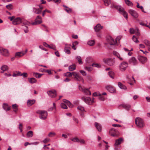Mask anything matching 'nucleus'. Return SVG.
I'll list each match as a JSON object with an SVG mask.
<instances>
[{
	"instance_id": "nucleus-15",
	"label": "nucleus",
	"mask_w": 150,
	"mask_h": 150,
	"mask_svg": "<svg viewBox=\"0 0 150 150\" xmlns=\"http://www.w3.org/2000/svg\"><path fill=\"white\" fill-rule=\"evenodd\" d=\"M108 42L110 45H114L116 43V41H115L114 39L110 36H109L107 39Z\"/></svg>"
},
{
	"instance_id": "nucleus-40",
	"label": "nucleus",
	"mask_w": 150,
	"mask_h": 150,
	"mask_svg": "<svg viewBox=\"0 0 150 150\" xmlns=\"http://www.w3.org/2000/svg\"><path fill=\"white\" fill-rule=\"evenodd\" d=\"M21 23H23L24 25H29L30 23L28 21H27L21 19Z\"/></svg>"
},
{
	"instance_id": "nucleus-50",
	"label": "nucleus",
	"mask_w": 150,
	"mask_h": 150,
	"mask_svg": "<svg viewBox=\"0 0 150 150\" xmlns=\"http://www.w3.org/2000/svg\"><path fill=\"white\" fill-rule=\"evenodd\" d=\"M126 4L128 6H129L131 5V2L129 0H125Z\"/></svg>"
},
{
	"instance_id": "nucleus-27",
	"label": "nucleus",
	"mask_w": 150,
	"mask_h": 150,
	"mask_svg": "<svg viewBox=\"0 0 150 150\" xmlns=\"http://www.w3.org/2000/svg\"><path fill=\"white\" fill-rule=\"evenodd\" d=\"M121 106L127 110H128L130 108L131 106L128 104H122Z\"/></svg>"
},
{
	"instance_id": "nucleus-24",
	"label": "nucleus",
	"mask_w": 150,
	"mask_h": 150,
	"mask_svg": "<svg viewBox=\"0 0 150 150\" xmlns=\"http://www.w3.org/2000/svg\"><path fill=\"white\" fill-rule=\"evenodd\" d=\"M74 72H67L64 74V76L68 77H71L72 76H73Z\"/></svg>"
},
{
	"instance_id": "nucleus-58",
	"label": "nucleus",
	"mask_w": 150,
	"mask_h": 150,
	"mask_svg": "<svg viewBox=\"0 0 150 150\" xmlns=\"http://www.w3.org/2000/svg\"><path fill=\"white\" fill-rule=\"evenodd\" d=\"M35 6H37L39 8H40L41 10V11L42 12V10L43 9V7L42 6L40 5H35Z\"/></svg>"
},
{
	"instance_id": "nucleus-20",
	"label": "nucleus",
	"mask_w": 150,
	"mask_h": 150,
	"mask_svg": "<svg viewBox=\"0 0 150 150\" xmlns=\"http://www.w3.org/2000/svg\"><path fill=\"white\" fill-rule=\"evenodd\" d=\"M139 59V61L142 63L146 62L147 61V58L142 56H140Z\"/></svg>"
},
{
	"instance_id": "nucleus-61",
	"label": "nucleus",
	"mask_w": 150,
	"mask_h": 150,
	"mask_svg": "<svg viewBox=\"0 0 150 150\" xmlns=\"http://www.w3.org/2000/svg\"><path fill=\"white\" fill-rule=\"evenodd\" d=\"M21 76H23V77H26L28 76V74L27 73L24 72L23 74H21Z\"/></svg>"
},
{
	"instance_id": "nucleus-22",
	"label": "nucleus",
	"mask_w": 150,
	"mask_h": 150,
	"mask_svg": "<svg viewBox=\"0 0 150 150\" xmlns=\"http://www.w3.org/2000/svg\"><path fill=\"white\" fill-rule=\"evenodd\" d=\"M63 101L64 102V103L66 104L69 108H71L73 107V105L71 104L70 102L68 100H66V99H64L63 100Z\"/></svg>"
},
{
	"instance_id": "nucleus-7",
	"label": "nucleus",
	"mask_w": 150,
	"mask_h": 150,
	"mask_svg": "<svg viewBox=\"0 0 150 150\" xmlns=\"http://www.w3.org/2000/svg\"><path fill=\"white\" fill-rule=\"evenodd\" d=\"M74 74L72 78L75 81H83V82L84 81L83 77L79 75L78 73H76L75 72H74Z\"/></svg>"
},
{
	"instance_id": "nucleus-52",
	"label": "nucleus",
	"mask_w": 150,
	"mask_h": 150,
	"mask_svg": "<svg viewBox=\"0 0 150 150\" xmlns=\"http://www.w3.org/2000/svg\"><path fill=\"white\" fill-rule=\"evenodd\" d=\"M54 108H56L55 103H53V107H51L48 110V111H52L54 109Z\"/></svg>"
},
{
	"instance_id": "nucleus-37",
	"label": "nucleus",
	"mask_w": 150,
	"mask_h": 150,
	"mask_svg": "<svg viewBox=\"0 0 150 150\" xmlns=\"http://www.w3.org/2000/svg\"><path fill=\"white\" fill-rule=\"evenodd\" d=\"M33 134V132L31 131H30L27 133L26 135L28 137H32Z\"/></svg>"
},
{
	"instance_id": "nucleus-57",
	"label": "nucleus",
	"mask_w": 150,
	"mask_h": 150,
	"mask_svg": "<svg viewBox=\"0 0 150 150\" xmlns=\"http://www.w3.org/2000/svg\"><path fill=\"white\" fill-rule=\"evenodd\" d=\"M92 66H94L96 67H100V65L98 64H92Z\"/></svg>"
},
{
	"instance_id": "nucleus-8",
	"label": "nucleus",
	"mask_w": 150,
	"mask_h": 150,
	"mask_svg": "<svg viewBox=\"0 0 150 150\" xmlns=\"http://www.w3.org/2000/svg\"><path fill=\"white\" fill-rule=\"evenodd\" d=\"M87 104L90 105L93 102V99L92 100L89 97L83 96L81 98Z\"/></svg>"
},
{
	"instance_id": "nucleus-17",
	"label": "nucleus",
	"mask_w": 150,
	"mask_h": 150,
	"mask_svg": "<svg viewBox=\"0 0 150 150\" xmlns=\"http://www.w3.org/2000/svg\"><path fill=\"white\" fill-rule=\"evenodd\" d=\"M138 16V14L137 12L134 10H132V16L137 21H139V20L137 18Z\"/></svg>"
},
{
	"instance_id": "nucleus-36",
	"label": "nucleus",
	"mask_w": 150,
	"mask_h": 150,
	"mask_svg": "<svg viewBox=\"0 0 150 150\" xmlns=\"http://www.w3.org/2000/svg\"><path fill=\"white\" fill-rule=\"evenodd\" d=\"M12 108L13 110L15 112H16L18 110V106L16 104L12 105Z\"/></svg>"
},
{
	"instance_id": "nucleus-53",
	"label": "nucleus",
	"mask_w": 150,
	"mask_h": 150,
	"mask_svg": "<svg viewBox=\"0 0 150 150\" xmlns=\"http://www.w3.org/2000/svg\"><path fill=\"white\" fill-rule=\"evenodd\" d=\"M16 74L15 73L13 74V76H21V72L19 71H16Z\"/></svg>"
},
{
	"instance_id": "nucleus-60",
	"label": "nucleus",
	"mask_w": 150,
	"mask_h": 150,
	"mask_svg": "<svg viewBox=\"0 0 150 150\" xmlns=\"http://www.w3.org/2000/svg\"><path fill=\"white\" fill-rule=\"evenodd\" d=\"M64 51L65 53L68 54H70L71 53L70 50L69 49H65Z\"/></svg>"
},
{
	"instance_id": "nucleus-3",
	"label": "nucleus",
	"mask_w": 150,
	"mask_h": 150,
	"mask_svg": "<svg viewBox=\"0 0 150 150\" xmlns=\"http://www.w3.org/2000/svg\"><path fill=\"white\" fill-rule=\"evenodd\" d=\"M135 123L136 125L139 127H143L144 125L143 120L139 117L136 118Z\"/></svg>"
},
{
	"instance_id": "nucleus-47",
	"label": "nucleus",
	"mask_w": 150,
	"mask_h": 150,
	"mask_svg": "<svg viewBox=\"0 0 150 150\" xmlns=\"http://www.w3.org/2000/svg\"><path fill=\"white\" fill-rule=\"evenodd\" d=\"M124 50L126 52H128V54L129 55V56L131 55V53L129 52L131 51V50H129L125 48H124Z\"/></svg>"
},
{
	"instance_id": "nucleus-38",
	"label": "nucleus",
	"mask_w": 150,
	"mask_h": 150,
	"mask_svg": "<svg viewBox=\"0 0 150 150\" xmlns=\"http://www.w3.org/2000/svg\"><path fill=\"white\" fill-rule=\"evenodd\" d=\"M95 44V41L93 40H91L88 42V44L90 46H92Z\"/></svg>"
},
{
	"instance_id": "nucleus-43",
	"label": "nucleus",
	"mask_w": 150,
	"mask_h": 150,
	"mask_svg": "<svg viewBox=\"0 0 150 150\" xmlns=\"http://www.w3.org/2000/svg\"><path fill=\"white\" fill-rule=\"evenodd\" d=\"M76 59L78 60V62L80 64H82L83 62L82 61L81 58V57L78 56L76 57Z\"/></svg>"
},
{
	"instance_id": "nucleus-39",
	"label": "nucleus",
	"mask_w": 150,
	"mask_h": 150,
	"mask_svg": "<svg viewBox=\"0 0 150 150\" xmlns=\"http://www.w3.org/2000/svg\"><path fill=\"white\" fill-rule=\"evenodd\" d=\"M108 75L109 76L112 78L114 79V73L112 71H110L108 72Z\"/></svg>"
},
{
	"instance_id": "nucleus-26",
	"label": "nucleus",
	"mask_w": 150,
	"mask_h": 150,
	"mask_svg": "<svg viewBox=\"0 0 150 150\" xmlns=\"http://www.w3.org/2000/svg\"><path fill=\"white\" fill-rule=\"evenodd\" d=\"M35 100H29L27 101V104L28 106H30L35 102Z\"/></svg>"
},
{
	"instance_id": "nucleus-23",
	"label": "nucleus",
	"mask_w": 150,
	"mask_h": 150,
	"mask_svg": "<svg viewBox=\"0 0 150 150\" xmlns=\"http://www.w3.org/2000/svg\"><path fill=\"white\" fill-rule=\"evenodd\" d=\"M117 84L118 86L120 88L123 89H127L126 87L123 85L121 82H118Z\"/></svg>"
},
{
	"instance_id": "nucleus-2",
	"label": "nucleus",
	"mask_w": 150,
	"mask_h": 150,
	"mask_svg": "<svg viewBox=\"0 0 150 150\" xmlns=\"http://www.w3.org/2000/svg\"><path fill=\"white\" fill-rule=\"evenodd\" d=\"M135 33L136 36L135 35H133L132 37V39L133 41L136 43H138L139 42V41L138 40V38L140 35V33L139 32V30L137 28H136L135 29L132 28V34Z\"/></svg>"
},
{
	"instance_id": "nucleus-6",
	"label": "nucleus",
	"mask_w": 150,
	"mask_h": 150,
	"mask_svg": "<svg viewBox=\"0 0 150 150\" xmlns=\"http://www.w3.org/2000/svg\"><path fill=\"white\" fill-rule=\"evenodd\" d=\"M110 134L113 137H117L120 135V133L117 129L114 128L110 129L109 131Z\"/></svg>"
},
{
	"instance_id": "nucleus-41",
	"label": "nucleus",
	"mask_w": 150,
	"mask_h": 150,
	"mask_svg": "<svg viewBox=\"0 0 150 150\" xmlns=\"http://www.w3.org/2000/svg\"><path fill=\"white\" fill-rule=\"evenodd\" d=\"M103 1L105 6H108L110 3V0H103Z\"/></svg>"
},
{
	"instance_id": "nucleus-5",
	"label": "nucleus",
	"mask_w": 150,
	"mask_h": 150,
	"mask_svg": "<svg viewBox=\"0 0 150 150\" xmlns=\"http://www.w3.org/2000/svg\"><path fill=\"white\" fill-rule=\"evenodd\" d=\"M114 59V58L113 59L105 58L103 59V61L106 64L109 66H112L115 64V62Z\"/></svg>"
},
{
	"instance_id": "nucleus-44",
	"label": "nucleus",
	"mask_w": 150,
	"mask_h": 150,
	"mask_svg": "<svg viewBox=\"0 0 150 150\" xmlns=\"http://www.w3.org/2000/svg\"><path fill=\"white\" fill-rule=\"evenodd\" d=\"M6 7L9 10H11L13 8V6L11 4L6 5Z\"/></svg>"
},
{
	"instance_id": "nucleus-35",
	"label": "nucleus",
	"mask_w": 150,
	"mask_h": 150,
	"mask_svg": "<svg viewBox=\"0 0 150 150\" xmlns=\"http://www.w3.org/2000/svg\"><path fill=\"white\" fill-rule=\"evenodd\" d=\"M132 64L134 65H136L137 64V59L134 57H132Z\"/></svg>"
},
{
	"instance_id": "nucleus-13",
	"label": "nucleus",
	"mask_w": 150,
	"mask_h": 150,
	"mask_svg": "<svg viewBox=\"0 0 150 150\" xmlns=\"http://www.w3.org/2000/svg\"><path fill=\"white\" fill-rule=\"evenodd\" d=\"M47 93L52 98H54L56 96V91L54 90L48 91Z\"/></svg>"
},
{
	"instance_id": "nucleus-63",
	"label": "nucleus",
	"mask_w": 150,
	"mask_h": 150,
	"mask_svg": "<svg viewBox=\"0 0 150 150\" xmlns=\"http://www.w3.org/2000/svg\"><path fill=\"white\" fill-rule=\"evenodd\" d=\"M137 7L138 8H140L141 9H143V7L142 6H139V4L138 3H137Z\"/></svg>"
},
{
	"instance_id": "nucleus-55",
	"label": "nucleus",
	"mask_w": 150,
	"mask_h": 150,
	"mask_svg": "<svg viewBox=\"0 0 150 150\" xmlns=\"http://www.w3.org/2000/svg\"><path fill=\"white\" fill-rule=\"evenodd\" d=\"M65 10L68 13H70L72 12L71 9L68 8L67 9H65Z\"/></svg>"
},
{
	"instance_id": "nucleus-51",
	"label": "nucleus",
	"mask_w": 150,
	"mask_h": 150,
	"mask_svg": "<svg viewBox=\"0 0 150 150\" xmlns=\"http://www.w3.org/2000/svg\"><path fill=\"white\" fill-rule=\"evenodd\" d=\"M77 108L78 110H81V111H85V110L84 107L81 106H79Z\"/></svg>"
},
{
	"instance_id": "nucleus-25",
	"label": "nucleus",
	"mask_w": 150,
	"mask_h": 150,
	"mask_svg": "<svg viewBox=\"0 0 150 150\" xmlns=\"http://www.w3.org/2000/svg\"><path fill=\"white\" fill-rule=\"evenodd\" d=\"M95 125L96 128L99 131H101V126L99 123L97 122H96L95 123Z\"/></svg>"
},
{
	"instance_id": "nucleus-46",
	"label": "nucleus",
	"mask_w": 150,
	"mask_h": 150,
	"mask_svg": "<svg viewBox=\"0 0 150 150\" xmlns=\"http://www.w3.org/2000/svg\"><path fill=\"white\" fill-rule=\"evenodd\" d=\"M46 12H47L48 13H51V11H50V10H48L47 9H45V10H44L43 11L42 13V15L43 16H44L45 15V14Z\"/></svg>"
},
{
	"instance_id": "nucleus-11",
	"label": "nucleus",
	"mask_w": 150,
	"mask_h": 150,
	"mask_svg": "<svg viewBox=\"0 0 150 150\" xmlns=\"http://www.w3.org/2000/svg\"><path fill=\"white\" fill-rule=\"evenodd\" d=\"M105 88L108 91L111 93H114L116 91L114 88L111 85H107L106 86Z\"/></svg>"
},
{
	"instance_id": "nucleus-19",
	"label": "nucleus",
	"mask_w": 150,
	"mask_h": 150,
	"mask_svg": "<svg viewBox=\"0 0 150 150\" xmlns=\"http://www.w3.org/2000/svg\"><path fill=\"white\" fill-rule=\"evenodd\" d=\"M123 141V139L122 138H120L115 140V144L116 146H117L122 143Z\"/></svg>"
},
{
	"instance_id": "nucleus-9",
	"label": "nucleus",
	"mask_w": 150,
	"mask_h": 150,
	"mask_svg": "<svg viewBox=\"0 0 150 150\" xmlns=\"http://www.w3.org/2000/svg\"><path fill=\"white\" fill-rule=\"evenodd\" d=\"M127 67L128 63L127 62H123L119 65V68L121 71H124Z\"/></svg>"
},
{
	"instance_id": "nucleus-42",
	"label": "nucleus",
	"mask_w": 150,
	"mask_h": 150,
	"mask_svg": "<svg viewBox=\"0 0 150 150\" xmlns=\"http://www.w3.org/2000/svg\"><path fill=\"white\" fill-rule=\"evenodd\" d=\"M71 140L73 142H80V139L77 137H75L72 138Z\"/></svg>"
},
{
	"instance_id": "nucleus-4",
	"label": "nucleus",
	"mask_w": 150,
	"mask_h": 150,
	"mask_svg": "<svg viewBox=\"0 0 150 150\" xmlns=\"http://www.w3.org/2000/svg\"><path fill=\"white\" fill-rule=\"evenodd\" d=\"M37 113L40 114V117L42 120L45 119L47 116V111L44 110H38Z\"/></svg>"
},
{
	"instance_id": "nucleus-62",
	"label": "nucleus",
	"mask_w": 150,
	"mask_h": 150,
	"mask_svg": "<svg viewBox=\"0 0 150 150\" xmlns=\"http://www.w3.org/2000/svg\"><path fill=\"white\" fill-rule=\"evenodd\" d=\"M48 47L50 49H53L54 50H56V48H55V46L53 45L51 46L50 45V46L49 47Z\"/></svg>"
},
{
	"instance_id": "nucleus-28",
	"label": "nucleus",
	"mask_w": 150,
	"mask_h": 150,
	"mask_svg": "<svg viewBox=\"0 0 150 150\" xmlns=\"http://www.w3.org/2000/svg\"><path fill=\"white\" fill-rule=\"evenodd\" d=\"M3 107L4 109L6 111H8L10 110V107L8 106L7 104L3 103Z\"/></svg>"
},
{
	"instance_id": "nucleus-33",
	"label": "nucleus",
	"mask_w": 150,
	"mask_h": 150,
	"mask_svg": "<svg viewBox=\"0 0 150 150\" xmlns=\"http://www.w3.org/2000/svg\"><path fill=\"white\" fill-rule=\"evenodd\" d=\"M8 69V67L6 65H4L3 66L1 67V70L3 71H1V73H3L4 71L7 70Z\"/></svg>"
},
{
	"instance_id": "nucleus-64",
	"label": "nucleus",
	"mask_w": 150,
	"mask_h": 150,
	"mask_svg": "<svg viewBox=\"0 0 150 150\" xmlns=\"http://www.w3.org/2000/svg\"><path fill=\"white\" fill-rule=\"evenodd\" d=\"M52 135H55V133L50 132L48 134V136L49 137H52Z\"/></svg>"
},
{
	"instance_id": "nucleus-31",
	"label": "nucleus",
	"mask_w": 150,
	"mask_h": 150,
	"mask_svg": "<svg viewBox=\"0 0 150 150\" xmlns=\"http://www.w3.org/2000/svg\"><path fill=\"white\" fill-rule=\"evenodd\" d=\"M43 74H40L36 72H34L33 73V75L37 78H40Z\"/></svg>"
},
{
	"instance_id": "nucleus-30",
	"label": "nucleus",
	"mask_w": 150,
	"mask_h": 150,
	"mask_svg": "<svg viewBox=\"0 0 150 150\" xmlns=\"http://www.w3.org/2000/svg\"><path fill=\"white\" fill-rule=\"evenodd\" d=\"M42 22V20H38L37 19H35V22H33L32 23V24L33 25H35L40 24V23H41Z\"/></svg>"
},
{
	"instance_id": "nucleus-32",
	"label": "nucleus",
	"mask_w": 150,
	"mask_h": 150,
	"mask_svg": "<svg viewBox=\"0 0 150 150\" xmlns=\"http://www.w3.org/2000/svg\"><path fill=\"white\" fill-rule=\"evenodd\" d=\"M76 69V66L75 64L70 65L69 67V71H71L75 70Z\"/></svg>"
},
{
	"instance_id": "nucleus-49",
	"label": "nucleus",
	"mask_w": 150,
	"mask_h": 150,
	"mask_svg": "<svg viewBox=\"0 0 150 150\" xmlns=\"http://www.w3.org/2000/svg\"><path fill=\"white\" fill-rule=\"evenodd\" d=\"M85 69L89 72H91L93 68L92 67H86L85 68Z\"/></svg>"
},
{
	"instance_id": "nucleus-34",
	"label": "nucleus",
	"mask_w": 150,
	"mask_h": 150,
	"mask_svg": "<svg viewBox=\"0 0 150 150\" xmlns=\"http://www.w3.org/2000/svg\"><path fill=\"white\" fill-rule=\"evenodd\" d=\"M144 42L147 46H149L148 48L149 51H150V42L147 40H144Z\"/></svg>"
},
{
	"instance_id": "nucleus-54",
	"label": "nucleus",
	"mask_w": 150,
	"mask_h": 150,
	"mask_svg": "<svg viewBox=\"0 0 150 150\" xmlns=\"http://www.w3.org/2000/svg\"><path fill=\"white\" fill-rule=\"evenodd\" d=\"M79 71L83 75L86 76V73L85 71L81 70Z\"/></svg>"
},
{
	"instance_id": "nucleus-21",
	"label": "nucleus",
	"mask_w": 150,
	"mask_h": 150,
	"mask_svg": "<svg viewBox=\"0 0 150 150\" xmlns=\"http://www.w3.org/2000/svg\"><path fill=\"white\" fill-rule=\"evenodd\" d=\"M28 80L29 82L32 84L36 83L37 81V80L34 78H29Z\"/></svg>"
},
{
	"instance_id": "nucleus-48",
	"label": "nucleus",
	"mask_w": 150,
	"mask_h": 150,
	"mask_svg": "<svg viewBox=\"0 0 150 150\" xmlns=\"http://www.w3.org/2000/svg\"><path fill=\"white\" fill-rule=\"evenodd\" d=\"M60 105L61 108H62L64 109H67V105L64 103H61L60 104Z\"/></svg>"
},
{
	"instance_id": "nucleus-16",
	"label": "nucleus",
	"mask_w": 150,
	"mask_h": 150,
	"mask_svg": "<svg viewBox=\"0 0 150 150\" xmlns=\"http://www.w3.org/2000/svg\"><path fill=\"white\" fill-rule=\"evenodd\" d=\"M33 12L36 14H40L41 13V10L37 6H35L33 8Z\"/></svg>"
},
{
	"instance_id": "nucleus-59",
	"label": "nucleus",
	"mask_w": 150,
	"mask_h": 150,
	"mask_svg": "<svg viewBox=\"0 0 150 150\" xmlns=\"http://www.w3.org/2000/svg\"><path fill=\"white\" fill-rule=\"evenodd\" d=\"M136 83V81L133 76H132V85Z\"/></svg>"
},
{
	"instance_id": "nucleus-12",
	"label": "nucleus",
	"mask_w": 150,
	"mask_h": 150,
	"mask_svg": "<svg viewBox=\"0 0 150 150\" xmlns=\"http://www.w3.org/2000/svg\"><path fill=\"white\" fill-rule=\"evenodd\" d=\"M81 90L83 93L86 95H90L91 94V92L89 91L88 89L86 88H81Z\"/></svg>"
},
{
	"instance_id": "nucleus-29",
	"label": "nucleus",
	"mask_w": 150,
	"mask_h": 150,
	"mask_svg": "<svg viewBox=\"0 0 150 150\" xmlns=\"http://www.w3.org/2000/svg\"><path fill=\"white\" fill-rule=\"evenodd\" d=\"M25 54V53H24L23 52H18L16 53L15 56L20 57L23 56Z\"/></svg>"
},
{
	"instance_id": "nucleus-56",
	"label": "nucleus",
	"mask_w": 150,
	"mask_h": 150,
	"mask_svg": "<svg viewBox=\"0 0 150 150\" xmlns=\"http://www.w3.org/2000/svg\"><path fill=\"white\" fill-rule=\"evenodd\" d=\"M50 141V139L48 138H46L43 141V142L44 143H46Z\"/></svg>"
},
{
	"instance_id": "nucleus-10",
	"label": "nucleus",
	"mask_w": 150,
	"mask_h": 150,
	"mask_svg": "<svg viewBox=\"0 0 150 150\" xmlns=\"http://www.w3.org/2000/svg\"><path fill=\"white\" fill-rule=\"evenodd\" d=\"M0 53L5 56H7L9 54L8 50L2 47H0Z\"/></svg>"
},
{
	"instance_id": "nucleus-1",
	"label": "nucleus",
	"mask_w": 150,
	"mask_h": 150,
	"mask_svg": "<svg viewBox=\"0 0 150 150\" xmlns=\"http://www.w3.org/2000/svg\"><path fill=\"white\" fill-rule=\"evenodd\" d=\"M111 7L112 8H115L119 13L123 15L127 19L128 18L127 13L124 10V8L120 5L112 4Z\"/></svg>"
},
{
	"instance_id": "nucleus-18",
	"label": "nucleus",
	"mask_w": 150,
	"mask_h": 150,
	"mask_svg": "<svg viewBox=\"0 0 150 150\" xmlns=\"http://www.w3.org/2000/svg\"><path fill=\"white\" fill-rule=\"evenodd\" d=\"M103 27L100 24H97L94 27V29L96 32H98L103 28Z\"/></svg>"
},
{
	"instance_id": "nucleus-45",
	"label": "nucleus",
	"mask_w": 150,
	"mask_h": 150,
	"mask_svg": "<svg viewBox=\"0 0 150 150\" xmlns=\"http://www.w3.org/2000/svg\"><path fill=\"white\" fill-rule=\"evenodd\" d=\"M127 83L129 84L130 85H131V81L130 77L128 76H127Z\"/></svg>"
},
{
	"instance_id": "nucleus-14",
	"label": "nucleus",
	"mask_w": 150,
	"mask_h": 150,
	"mask_svg": "<svg viewBox=\"0 0 150 150\" xmlns=\"http://www.w3.org/2000/svg\"><path fill=\"white\" fill-rule=\"evenodd\" d=\"M21 23V19L19 17H18L14 19L12 21V23L14 25H18Z\"/></svg>"
}]
</instances>
